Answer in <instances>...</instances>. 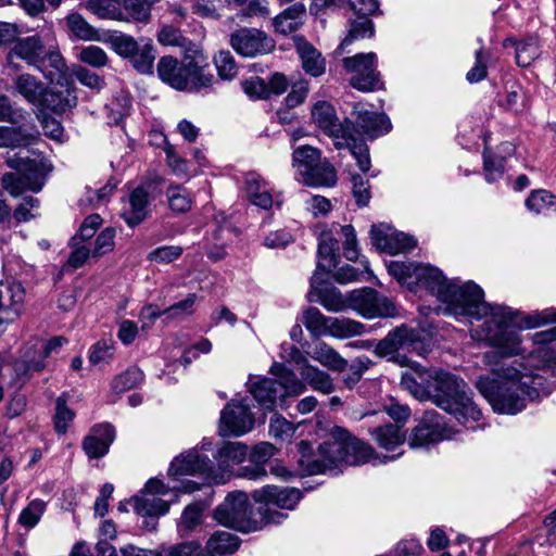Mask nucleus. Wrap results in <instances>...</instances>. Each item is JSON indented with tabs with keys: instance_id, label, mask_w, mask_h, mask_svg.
<instances>
[{
	"instance_id": "52",
	"label": "nucleus",
	"mask_w": 556,
	"mask_h": 556,
	"mask_svg": "<svg viewBox=\"0 0 556 556\" xmlns=\"http://www.w3.org/2000/svg\"><path fill=\"white\" fill-rule=\"evenodd\" d=\"M228 5L241 7V16L244 17H267L269 15L268 3L266 0H225Z\"/></svg>"
},
{
	"instance_id": "51",
	"label": "nucleus",
	"mask_w": 556,
	"mask_h": 556,
	"mask_svg": "<svg viewBox=\"0 0 556 556\" xmlns=\"http://www.w3.org/2000/svg\"><path fill=\"white\" fill-rule=\"evenodd\" d=\"M539 55V43L535 37H529L516 43V62L519 66H529Z\"/></svg>"
},
{
	"instance_id": "23",
	"label": "nucleus",
	"mask_w": 556,
	"mask_h": 556,
	"mask_svg": "<svg viewBox=\"0 0 556 556\" xmlns=\"http://www.w3.org/2000/svg\"><path fill=\"white\" fill-rule=\"evenodd\" d=\"M65 343L67 339L64 337H53L43 346V355L40 359H35L29 355L25 354L24 359L16 362L13 366L7 365L0 368V376L2 370L10 371L14 369L16 371V379L20 380L30 371H38L43 368V358L50 356L52 353H56Z\"/></svg>"
},
{
	"instance_id": "15",
	"label": "nucleus",
	"mask_w": 556,
	"mask_h": 556,
	"mask_svg": "<svg viewBox=\"0 0 556 556\" xmlns=\"http://www.w3.org/2000/svg\"><path fill=\"white\" fill-rule=\"evenodd\" d=\"M211 446V442L203 441L201 451L191 448L181 453L170 463L168 475L175 479L182 476L199 475L208 483V457L202 452L210 451Z\"/></svg>"
},
{
	"instance_id": "58",
	"label": "nucleus",
	"mask_w": 556,
	"mask_h": 556,
	"mask_svg": "<svg viewBox=\"0 0 556 556\" xmlns=\"http://www.w3.org/2000/svg\"><path fill=\"white\" fill-rule=\"evenodd\" d=\"M78 59L92 67H104L109 61L106 52L102 48L92 45L84 47L78 54Z\"/></svg>"
},
{
	"instance_id": "43",
	"label": "nucleus",
	"mask_w": 556,
	"mask_h": 556,
	"mask_svg": "<svg viewBox=\"0 0 556 556\" xmlns=\"http://www.w3.org/2000/svg\"><path fill=\"white\" fill-rule=\"evenodd\" d=\"M374 35V24L370 18L365 16H358L351 23L349 34L342 40L341 45L337 49L338 53H343L345 48L354 40L369 38Z\"/></svg>"
},
{
	"instance_id": "35",
	"label": "nucleus",
	"mask_w": 556,
	"mask_h": 556,
	"mask_svg": "<svg viewBox=\"0 0 556 556\" xmlns=\"http://www.w3.org/2000/svg\"><path fill=\"white\" fill-rule=\"evenodd\" d=\"M320 159V151L312 146L305 144L295 148L292 153V166L296 178L301 181Z\"/></svg>"
},
{
	"instance_id": "37",
	"label": "nucleus",
	"mask_w": 556,
	"mask_h": 556,
	"mask_svg": "<svg viewBox=\"0 0 556 556\" xmlns=\"http://www.w3.org/2000/svg\"><path fill=\"white\" fill-rule=\"evenodd\" d=\"M247 194L251 203L264 210L271 207L273 195L269 192L268 184L261 177L251 174L245 180Z\"/></svg>"
},
{
	"instance_id": "38",
	"label": "nucleus",
	"mask_w": 556,
	"mask_h": 556,
	"mask_svg": "<svg viewBox=\"0 0 556 556\" xmlns=\"http://www.w3.org/2000/svg\"><path fill=\"white\" fill-rule=\"evenodd\" d=\"M304 15L305 7L301 3H295L275 17V29L283 35L291 34L303 24Z\"/></svg>"
},
{
	"instance_id": "14",
	"label": "nucleus",
	"mask_w": 556,
	"mask_h": 556,
	"mask_svg": "<svg viewBox=\"0 0 556 556\" xmlns=\"http://www.w3.org/2000/svg\"><path fill=\"white\" fill-rule=\"evenodd\" d=\"M230 45L242 56L255 58L270 53L275 49L274 40L257 28H240L231 34Z\"/></svg>"
},
{
	"instance_id": "22",
	"label": "nucleus",
	"mask_w": 556,
	"mask_h": 556,
	"mask_svg": "<svg viewBox=\"0 0 556 556\" xmlns=\"http://www.w3.org/2000/svg\"><path fill=\"white\" fill-rule=\"evenodd\" d=\"M190 59L185 58L184 62L179 63L172 56H162L157 63V74L162 81L177 90L188 88Z\"/></svg>"
},
{
	"instance_id": "21",
	"label": "nucleus",
	"mask_w": 556,
	"mask_h": 556,
	"mask_svg": "<svg viewBox=\"0 0 556 556\" xmlns=\"http://www.w3.org/2000/svg\"><path fill=\"white\" fill-rule=\"evenodd\" d=\"M370 435L378 444L380 448H383L387 452H396L390 456H384V460H395L403 454L402 446L406 441V433L402 431V428L399 425H386L379 426L369 430Z\"/></svg>"
},
{
	"instance_id": "62",
	"label": "nucleus",
	"mask_w": 556,
	"mask_h": 556,
	"mask_svg": "<svg viewBox=\"0 0 556 556\" xmlns=\"http://www.w3.org/2000/svg\"><path fill=\"white\" fill-rule=\"evenodd\" d=\"M114 355V344L109 340L97 342L90 350L89 361L93 365L109 362Z\"/></svg>"
},
{
	"instance_id": "48",
	"label": "nucleus",
	"mask_w": 556,
	"mask_h": 556,
	"mask_svg": "<svg viewBox=\"0 0 556 556\" xmlns=\"http://www.w3.org/2000/svg\"><path fill=\"white\" fill-rule=\"evenodd\" d=\"M68 30L80 40L98 39V31L78 13H71L66 16Z\"/></svg>"
},
{
	"instance_id": "7",
	"label": "nucleus",
	"mask_w": 556,
	"mask_h": 556,
	"mask_svg": "<svg viewBox=\"0 0 556 556\" xmlns=\"http://www.w3.org/2000/svg\"><path fill=\"white\" fill-rule=\"evenodd\" d=\"M431 350L432 341L430 338L426 337L420 330L403 324L393 328L383 339L378 341L374 353L400 366H409L406 353L425 357Z\"/></svg>"
},
{
	"instance_id": "61",
	"label": "nucleus",
	"mask_w": 556,
	"mask_h": 556,
	"mask_svg": "<svg viewBox=\"0 0 556 556\" xmlns=\"http://www.w3.org/2000/svg\"><path fill=\"white\" fill-rule=\"evenodd\" d=\"M393 231L394 229L389 225H374L370 229L372 244L382 252H386L387 249H393L391 245H388Z\"/></svg>"
},
{
	"instance_id": "39",
	"label": "nucleus",
	"mask_w": 556,
	"mask_h": 556,
	"mask_svg": "<svg viewBox=\"0 0 556 556\" xmlns=\"http://www.w3.org/2000/svg\"><path fill=\"white\" fill-rule=\"evenodd\" d=\"M239 547V540L236 535L220 531L211 536L206 544V554L203 556H226L235 553Z\"/></svg>"
},
{
	"instance_id": "17",
	"label": "nucleus",
	"mask_w": 556,
	"mask_h": 556,
	"mask_svg": "<svg viewBox=\"0 0 556 556\" xmlns=\"http://www.w3.org/2000/svg\"><path fill=\"white\" fill-rule=\"evenodd\" d=\"M151 197L143 186L136 187L124 200L121 217L129 227H136L149 216Z\"/></svg>"
},
{
	"instance_id": "59",
	"label": "nucleus",
	"mask_w": 556,
	"mask_h": 556,
	"mask_svg": "<svg viewBox=\"0 0 556 556\" xmlns=\"http://www.w3.org/2000/svg\"><path fill=\"white\" fill-rule=\"evenodd\" d=\"M353 197L359 206H366L371 198L368 179L358 174L351 176Z\"/></svg>"
},
{
	"instance_id": "27",
	"label": "nucleus",
	"mask_w": 556,
	"mask_h": 556,
	"mask_svg": "<svg viewBox=\"0 0 556 556\" xmlns=\"http://www.w3.org/2000/svg\"><path fill=\"white\" fill-rule=\"evenodd\" d=\"M77 103V97L74 89L68 86H62L60 89L46 88L39 105L50 110L55 114H63L73 109Z\"/></svg>"
},
{
	"instance_id": "29",
	"label": "nucleus",
	"mask_w": 556,
	"mask_h": 556,
	"mask_svg": "<svg viewBox=\"0 0 556 556\" xmlns=\"http://www.w3.org/2000/svg\"><path fill=\"white\" fill-rule=\"evenodd\" d=\"M207 67L202 55H195L189 60L188 88L185 91L199 92L213 85L214 76L207 71Z\"/></svg>"
},
{
	"instance_id": "47",
	"label": "nucleus",
	"mask_w": 556,
	"mask_h": 556,
	"mask_svg": "<svg viewBox=\"0 0 556 556\" xmlns=\"http://www.w3.org/2000/svg\"><path fill=\"white\" fill-rule=\"evenodd\" d=\"M168 206L174 213H186L191 208L190 193L180 185H170L166 190Z\"/></svg>"
},
{
	"instance_id": "60",
	"label": "nucleus",
	"mask_w": 556,
	"mask_h": 556,
	"mask_svg": "<svg viewBox=\"0 0 556 556\" xmlns=\"http://www.w3.org/2000/svg\"><path fill=\"white\" fill-rule=\"evenodd\" d=\"M182 254V248L179 245H163L154 249L148 254V260L161 264H169L179 258Z\"/></svg>"
},
{
	"instance_id": "63",
	"label": "nucleus",
	"mask_w": 556,
	"mask_h": 556,
	"mask_svg": "<svg viewBox=\"0 0 556 556\" xmlns=\"http://www.w3.org/2000/svg\"><path fill=\"white\" fill-rule=\"evenodd\" d=\"M74 413L67 406L62 397L56 400V412L54 416L55 429L59 433H65L70 424L74 419Z\"/></svg>"
},
{
	"instance_id": "36",
	"label": "nucleus",
	"mask_w": 556,
	"mask_h": 556,
	"mask_svg": "<svg viewBox=\"0 0 556 556\" xmlns=\"http://www.w3.org/2000/svg\"><path fill=\"white\" fill-rule=\"evenodd\" d=\"M129 504L132 505L134 510L142 516H161L168 511L169 504L154 496L153 494H146L141 492L140 495L134 496Z\"/></svg>"
},
{
	"instance_id": "2",
	"label": "nucleus",
	"mask_w": 556,
	"mask_h": 556,
	"mask_svg": "<svg viewBox=\"0 0 556 556\" xmlns=\"http://www.w3.org/2000/svg\"><path fill=\"white\" fill-rule=\"evenodd\" d=\"M401 387L417 400H431L468 429L476 430L471 424L482 418L467 383L447 371L414 368L402 375Z\"/></svg>"
},
{
	"instance_id": "30",
	"label": "nucleus",
	"mask_w": 556,
	"mask_h": 556,
	"mask_svg": "<svg viewBox=\"0 0 556 556\" xmlns=\"http://www.w3.org/2000/svg\"><path fill=\"white\" fill-rule=\"evenodd\" d=\"M356 125L362 134L369 138H377L387 134L391 128V123L384 114L369 111H358Z\"/></svg>"
},
{
	"instance_id": "41",
	"label": "nucleus",
	"mask_w": 556,
	"mask_h": 556,
	"mask_svg": "<svg viewBox=\"0 0 556 556\" xmlns=\"http://www.w3.org/2000/svg\"><path fill=\"white\" fill-rule=\"evenodd\" d=\"M208 504L203 501H197L185 507L178 522V531L181 535L192 532L202 522L203 513Z\"/></svg>"
},
{
	"instance_id": "26",
	"label": "nucleus",
	"mask_w": 556,
	"mask_h": 556,
	"mask_svg": "<svg viewBox=\"0 0 556 556\" xmlns=\"http://www.w3.org/2000/svg\"><path fill=\"white\" fill-rule=\"evenodd\" d=\"M46 85L28 73L17 75L12 80V93L22 97L31 104H38L45 94Z\"/></svg>"
},
{
	"instance_id": "40",
	"label": "nucleus",
	"mask_w": 556,
	"mask_h": 556,
	"mask_svg": "<svg viewBox=\"0 0 556 556\" xmlns=\"http://www.w3.org/2000/svg\"><path fill=\"white\" fill-rule=\"evenodd\" d=\"M365 325L346 317H331L328 325V337L349 339L365 333Z\"/></svg>"
},
{
	"instance_id": "53",
	"label": "nucleus",
	"mask_w": 556,
	"mask_h": 556,
	"mask_svg": "<svg viewBox=\"0 0 556 556\" xmlns=\"http://www.w3.org/2000/svg\"><path fill=\"white\" fill-rule=\"evenodd\" d=\"M331 232H340L341 236L344 239L343 242V250H344V256L349 261H356L358 257V250H357V241H356V233L351 225H333L331 228Z\"/></svg>"
},
{
	"instance_id": "33",
	"label": "nucleus",
	"mask_w": 556,
	"mask_h": 556,
	"mask_svg": "<svg viewBox=\"0 0 556 556\" xmlns=\"http://www.w3.org/2000/svg\"><path fill=\"white\" fill-rule=\"evenodd\" d=\"M300 375L302 377L300 380L304 386L311 387L314 391L330 394L336 390L332 377L312 364L307 365L306 368H301Z\"/></svg>"
},
{
	"instance_id": "20",
	"label": "nucleus",
	"mask_w": 556,
	"mask_h": 556,
	"mask_svg": "<svg viewBox=\"0 0 556 556\" xmlns=\"http://www.w3.org/2000/svg\"><path fill=\"white\" fill-rule=\"evenodd\" d=\"M321 277L318 273H314L311 278L312 293L317 296L316 301L323 305L328 312H343L351 308L352 301L350 293L343 295L340 290L334 287H320Z\"/></svg>"
},
{
	"instance_id": "31",
	"label": "nucleus",
	"mask_w": 556,
	"mask_h": 556,
	"mask_svg": "<svg viewBox=\"0 0 556 556\" xmlns=\"http://www.w3.org/2000/svg\"><path fill=\"white\" fill-rule=\"evenodd\" d=\"M337 170L326 159H320L301 180L309 187H333L337 184Z\"/></svg>"
},
{
	"instance_id": "12",
	"label": "nucleus",
	"mask_w": 556,
	"mask_h": 556,
	"mask_svg": "<svg viewBox=\"0 0 556 556\" xmlns=\"http://www.w3.org/2000/svg\"><path fill=\"white\" fill-rule=\"evenodd\" d=\"M254 425L248 399H233L220 412L218 433L222 437H241L252 431Z\"/></svg>"
},
{
	"instance_id": "28",
	"label": "nucleus",
	"mask_w": 556,
	"mask_h": 556,
	"mask_svg": "<svg viewBox=\"0 0 556 556\" xmlns=\"http://www.w3.org/2000/svg\"><path fill=\"white\" fill-rule=\"evenodd\" d=\"M339 249L338 241L332 237V232H323L318 243V262L315 273L321 276V273H329L337 266Z\"/></svg>"
},
{
	"instance_id": "24",
	"label": "nucleus",
	"mask_w": 556,
	"mask_h": 556,
	"mask_svg": "<svg viewBox=\"0 0 556 556\" xmlns=\"http://www.w3.org/2000/svg\"><path fill=\"white\" fill-rule=\"evenodd\" d=\"M256 502H264L285 509H293L301 500V491L295 488L279 489L275 485H266L253 493Z\"/></svg>"
},
{
	"instance_id": "25",
	"label": "nucleus",
	"mask_w": 556,
	"mask_h": 556,
	"mask_svg": "<svg viewBox=\"0 0 556 556\" xmlns=\"http://www.w3.org/2000/svg\"><path fill=\"white\" fill-rule=\"evenodd\" d=\"M296 52L303 70L313 77H319L326 72V60L321 53L303 37H294Z\"/></svg>"
},
{
	"instance_id": "64",
	"label": "nucleus",
	"mask_w": 556,
	"mask_h": 556,
	"mask_svg": "<svg viewBox=\"0 0 556 556\" xmlns=\"http://www.w3.org/2000/svg\"><path fill=\"white\" fill-rule=\"evenodd\" d=\"M388 245H391L392 248H394V250L387 249L386 253L397 254V253L407 252V251L412 250L413 248H415L416 240L413 237H410L404 232L396 231L394 229L393 235L391 236V239H390Z\"/></svg>"
},
{
	"instance_id": "44",
	"label": "nucleus",
	"mask_w": 556,
	"mask_h": 556,
	"mask_svg": "<svg viewBox=\"0 0 556 556\" xmlns=\"http://www.w3.org/2000/svg\"><path fill=\"white\" fill-rule=\"evenodd\" d=\"M33 138L30 130L23 126H0V148H15L29 143Z\"/></svg>"
},
{
	"instance_id": "34",
	"label": "nucleus",
	"mask_w": 556,
	"mask_h": 556,
	"mask_svg": "<svg viewBox=\"0 0 556 556\" xmlns=\"http://www.w3.org/2000/svg\"><path fill=\"white\" fill-rule=\"evenodd\" d=\"M156 54L152 40L141 37L131 55L128 58L132 66L140 74H151Z\"/></svg>"
},
{
	"instance_id": "45",
	"label": "nucleus",
	"mask_w": 556,
	"mask_h": 556,
	"mask_svg": "<svg viewBox=\"0 0 556 556\" xmlns=\"http://www.w3.org/2000/svg\"><path fill=\"white\" fill-rule=\"evenodd\" d=\"M526 206L534 214H545L556 210V199L545 189L533 190L526 200Z\"/></svg>"
},
{
	"instance_id": "57",
	"label": "nucleus",
	"mask_w": 556,
	"mask_h": 556,
	"mask_svg": "<svg viewBox=\"0 0 556 556\" xmlns=\"http://www.w3.org/2000/svg\"><path fill=\"white\" fill-rule=\"evenodd\" d=\"M296 430V426L280 415H274L269 422V434L281 441L290 440Z\"/></svg>"
},
{
	"instance_id": "16",
	"label": "nucleus",
	"mask_w": 556,
	"mask_h": 556,
	"mask_svg": "<svg viewBox=\"0 0 556 556\" xmlns=\"http://www.w3.org/2000/svg\"><path fill=\"white\" fill-rule=\"evenodd\" d=\"M24 299L25 290L21 282L12 280L0 283V334L21 316Z\"/></svg>"
},
{
	"instance_id": "18",
	"label": "nucleus",
	"mask_w": 556,
	"mask_h": 556,
	"mask_svg": "<svg viewBox=\"0 0 556 556\" xmlns=\"http://www.w3.org/2000/svg\"><path fill=\"white\" fill-rule=\"evenodd\" d=\"M455 433L439 420H424L413 430L408 443L412 448L427 447L441 440H451Z\"/></svg>"
},
{
	"instance_id": "6",
	"label": "nucleus",
	"mask_w": 556,
	"mask_h": 556,
	"mask_svg": "<svg viewBox=\"0 0 556 556\" xmlns=\"http://www.w3.org/2000/svg\"><path fill=\"white\" fill-rule=\"evenodd\" d=\"M315 124L333 139L337 149L348 148L357 162L359 169L367 173L371 166L369 148L363 140L354 137L349 122L340 123L333 106L326 101L317 102L312 110Z\"/></svg>"
},
{
	"instance_id": "32",
	"label": "nucleus",
	"mask_w": 556,
	"mask_h": 556,
	"mask_svg": "<svg viewBox=\"0 0 556 556\" xmlns=\"http://www.w3.org/2000/svg\"><path fill=\"white\" fill-rule=\"evenodd\" d=\"M308 355L312 359L332 371L341 372L348 366V361L332 346L323 341L317 342Z\"/></svg>"
},
{
	"instance_id": "49",
	"label": "nucleus",
	"mask_w": 556,
	"mask_h": 556,
	"mask_svg": "<svg viewBox=\"0 0 556 556\" xmlns=\"http://www.w3.org/2000/svg\"><path fill=\"white\" fill-rule=\"evenodd\" d=\"M47 508V503L42 500L36 498L28 503V505L21 511L18 516V523L26 529H31L38 525Z\"/></svg>"
},
{
	"instance_id": "50",
	"label": "nucleus",
	"mask_w": 556,
	"mask_h": 556,
	"mask_svg": "<svg viewBox=\"0 0 556 556\" xmlns=\"http://www.w3.org/2000/svg\"><path fill=\"white\" fill-rule=\"evenodd\" d=\"M143 380V372L138 367H129L112 381V389L116 393L138 387Z\"/></svg>"
},
{
	"instance_id": "10",
	"label": "nucleus",
	"mask_w": 556,
	"mask_h": 556,
	"mask_svg": "<svg viewBox=\"0 0 556 556\" xmlns=\"http://www.w3.org/2000/svg\"><path fill=\"white\" fill-rule=\"evenodd\" d=\"M248 454V447L241 442H225L213 452L208 458V484L225 483L232 468L242 463Z\"/></svg>"
},
{
	"instance_id": "46",
	"label": "nucleus",
	"mask_w": 556,
	"mask_h": 556,
	"mask_svg": "<svg viewBox=\"0 0 556 556\" xmlns=\"http://www.w3.org/2000/svg\"><path fill=\"white\" fill-rule=\"evenodd\" d=\"M85 7L101 18L123 20L118 0H88Z\"/></svg>"
},
{
	"instance_id": "3",
	"label": "nucleus",
	"mask_w": 556,
	"mask_h": 556,
	"mask_svg": "<svg viewBox=\"0 0 556 556\" xmlns=\"http://www.w3.org/2000/svg\"><path fill=\"white\" fill-rule=\"evenodd\" d=\"M300 475H319L333 471L341 464L361 465L374 457V450L367 443L350 434L344 428L333 427L327 440L314 452L312 444H298Z\"/></svg>"
},
{
	"instance_id": "5",
	"label": "nucleus",
	"mask_w": 556,
	"mask_h": 556,
	"mask_svg": "<svg viewBox=\"0 0 556 556\" xmlns=\"http://www.w3.org/2000/svg\"><path fill=\"white\" fill-rule=\"evenodd\" d=\"M270 371L276 379L254 377L248 381V390L266 412H271L282 404L288 396H298L305 392V386L296 375L281 364H274Z\"/></svg>"
},
{
	"instance_id": "8",
	"label": "nucleus",
	"mask_w": 556,
	"mask_h": 556,
	"mask_svg": "<svg viewBox=\"0 0 556 556\" xmlns=\"http://www.w3.org/2000/svg\"><path fill=\"white\" fill-rule=\"evenodd\" d=\"M7 164L16 173L4 174L2 186L13 197H18L25 190L39 192L51 170L49 161L39 153H33L31 156L10 155L7 157Z\"/></svg>"
},
{
	"instance_id": "1",
	"label": "nucleus",
	"mask_w": 556,
	"mask_h": 556,
	"mask_svg": "<svg viewBox=\"0 0 556 556\" xmlns=\"http://www.w3.org/2000/svg\"><path fill=\"white\" fill-rule=\"evenodd\" d=\"M388 271L407 289L424 288L435 295L445 305V314L469 316L480 323L471 330L472 337L496 350L483 355L492 377H480L476 388L495 412L518 414L528 399L540 396L543 382L539 371L556 370V308L525 315L506 305L488 303L478 285L450 281L429 264L393 261Z\"/></svg>"
},
{
	"instance_id": "4",
	"label": "nucleus",
	"mask_w": 556,
	"mask_h": 556,
	"mask_svg": "<svg viewBox=\"0 0 556 556\" xmlns=\"http://www.w3.org/2000/svg\"><path fill=\"white\" fill-rule=\"evenodd\" d=\"M54 35L48 29L15 41L7 55L8 66L20 71L16 60H23L42 73L50 83L58 80L65 72L63 56L54 47Z\"/></svg>"
},
{
	"instance_id": "42",
	"label": "nucleus",
	"mask_w": 556,
	"mask_h": 556,
	"mask_svg": "<svg viewBox=\"0 0 556 556\" xmlns=\"http://www.w3.org/2000/svg\"><path fill=\"white\" fill-rule=\"evenodd\" d=\"M331 317L324 315L316 307H307L302 313L301 321L312 337L319 338L328 334Z\"/></svg>"
},
{
	"instance_id": "9",
	"label": "nucleus",
	"mask_w": 556,
	"mask_h": 556,
	"mask_svg": "<svg viewBox=\"0 0 556 556\" xmlns=\"http://www.w3.org/2000/svg\"><path fill=\"white\" fill-rule=\"evenodd\" d=\"M214 517L223 526L238 531L250 532L257 529L258 521L253 518L248 494L242 491L229 493L215 509Z\"/></svg>"
},
{
	"instance_id": "54",
	"label": "nucleus",
	"mask_w": 556,
	"mask_h": 556,
	"mask_svg": "<svg viewBox=\"0 0 556 556\" xmlns=\"http://www.w3.org/2000/svg\"><path fill=\"white\" fill-rule=\"evenodd\" d=\"M160 0H123L125 11L131 18L146 22L150 18L151 8Z\"/></svg>"
},
{
	"instance_id": "19",
	"label": "nucleus",
	"mask_w": 556,
	"mask_h": 556,
	"mask_svg": "<svg viewBox=\"0 0 556 556\" xmlns=\"http://www.w3.org/2000/svg\"><path fill=\"white\" fill-rule=\"evenodd\" d=\"M115 440V430L110 424L93 426L84 438L81 446L90 459L102 458L109 453L110 446Z\"/></svg>"
},
{
	"instance_id": "11",
	"label": "nucleus",
	"mask_w": 556,
	"mask_h": 556,
	"mask_svg": "<svg viewBox=\"0 0 556 556\" xmlns=\"http://www.w3.org/2000/svg\"><path fill=\"white\" fill-rule=\"evenodd\" d=\"M350 300L352 301L351 309H354L367 319L377 317L392 318L399 314L397 307L391 299L371 288L351 291Z\"/></svg>"
},
{
	"instance_id": "56",
	"label": "nucleus",
	"mask_w": 556,
	"mask_h": 556,
	"mask_svg": "<svg viewBox=\"0 0 556 556\" xmlns=\"http://www.w3.org/2000/svg\"><path fill=\"white\" fill-rule=\"evenodd\" d=\"M109 43L116 54L124 59H128L135 51L138 40L130 35L119 33L112 35L109 39Z\"/></svg>"
},
{
	"instance_id": "13",
	"label": "nucleus",
	"mask_w": 556,
	"mask_h": 556,
	"mask_svg": "<svg viewBox=\"0 0 556 556\" xmlns=\"http://www.w3.org/2000/svg\"><path fill=\"white\" fill-rule=\"evenodd\" d=\"M376 63L377 55L374 52L357 53L342 60L344 71L351 75V86L359 91H371L378 87Z\"/></svg>"
},
{
	"instance_id": "55",
	"label": "nucleus",
	"mask_w": 556,
	"mask_h": 556,
	"mask_svg": "<svg viewBox=\"0 0 556 556\" xmlns=\"http://www.w3.org/2000/svg\"><path fill=\"white\" fill-rule=\"evenodd\" d=\"M214 63L222 79L231 80L238 73L235 58L229 51H219L214 56Z\"/></svg>"
}]
</instances>
